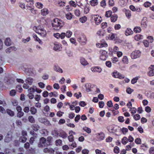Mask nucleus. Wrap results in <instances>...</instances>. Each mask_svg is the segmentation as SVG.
<instances>
[{
	"label": "nucleus",
	"mask_w": 154,
	"mask_h": 154,
	"mask_svg": "<svg viewBox=\"0 0 154 154\" xmlns=\"http://www.w3.org/2000/svg\"><path fill=\"white\" fill-rule=\"evenodd\" d=\"M84 12L85 14L88 13L90 11V5L87 4H86L84 8Z\"/></svg>",
	"instance_id": "20"
},
{
	"label": "nucleus",
	"mask_w": 154,
	"mask_h": 154,
	"mask_svg": "<svg viewBox=\"0 0 154 154\" xmlns=\"http://www.w3.org/2000/svg\"><path fill=\"white\" fill-rule=\"evenodd\" d=\"M62 143V141L60 139H58L55 141V143L57 146H60Z\"/></svg>",
	"instance_id": "52"
},
{
	"label": "nucleus",
	"mask_w": 154,
	"mask_h": 154,
	"mask_svg": "<svg viewBox=\"0 0 154 154\" xmlns=\"http://www.w3.org/2000/svg\"><path fill=\"white\" fill-rule=\"evenodd\" d=\"M46 139L44 137H42L40 139L39 142L38 144V146L39 147L42 148L46 146L45 143Z\"/></svg>",
	"instance_id": "8"
},
{
	"label": "nucleus",
	"mask_w": 154,
	"mask_h": 154,
	"mask_svg": "<svg viewBox=\"0 0 154 154\" xmlns=\"http://www.w3.org/2000/svg\"><path fill=\"white\" fill-rule=\"evenodd\" d=\"M151 3L149 2H146L144 3L143 5L146 8L149 7L151 5Z\"/></svg>",
	"instance_id": "57"
},
{
	"label": "nucleus",
	"mask_w": 154,
	"mask_h": 154,
	"mask_svg": "<svg viewBox=\"0 0 154 154\" xmlns=\"http://www.w3.org/2000/svg\"><path fill=\"white\" fill-rule=\"evenodd\" d=\"M106 66L109 68H110L112 66V63L110 61H107L105 63Z\"/></svg>",
	"instance_id": "60"
},
{
	"label": "nucleus",
	"mask_w": 154,
	"mask_h": 154,
	"mask_svg": "<svg viewBox=\"0 0 154 154\" xmlns=\"http://www.w3.org/2000/svg\"><path fill=\"white\" fill-rule=\"evenodd\" d=\"M122 61L125 63L127 64L128 63V59L126 56H124L122 59Z\"/></svg>",
	"instance_id": "47"
},
{
	"label": "nucleus",
	"mask_w": 154,
	"mask_h": 154,
	"mask_svg": "<svg viewBox=\"0 0 154 154\" xmlns=\"http://www.w3.org/2000/svg\"><path fill=\"white\" fill-rule=\"evenodd\" d=\"M5 43L6 45L9 46L11 45V40L10 38H6L5 41Z\"/></svg>",
	"instance_id": "28"
},
{
	"label": "nucleus",
	"mask_w": 154,
	"mask_h": 154,
	"mask_svg": "<svg viewBox=\"0 0 154 154\" xmlns=\"http://www.w3.org/2000/svg\"><path fill=\"white\" fill-rule=\"evenodd\" d=\"M68 139L70 142H72L74 141V136L72 134H70L68 137Z\"/></svg>",
	"instance_id": "49"
},
{
	"label": "nucleus",
	"mask_w": 154,
	"mask_h": 154,
	"mask_svg": "<svg viewBox=\"0 0 154 154\" xmlns=\"http://www.w3.org/2000/svg\"><path fill=\"white\" fill-rule=\"evenodd\" d=\"M16 93V91L15 90H12L10 92V95L11 96H13L15 95Z\"/></svg>",
	"instance_id": "53"
},
{
	"label": "nucleus",
	"mask_w": 154,
	"mask_h": 154,
	"mask_svg": "<svg viewBox=\"0 0 154 154\" xmlns=\"http://www.w3.org/2000/svg\"><path fill=\"white\" fill-rule=\"evenodd\" d=\"M112 13V12L111 11L109 10L106 11L105 14V16L107 17H109L111 16Z\"/></svg>",
	"instance_id": "37"
},
{
	"label": "nucleus",
	"mask_w": 154,
	"mask_h": 154,
	"mask_svg": "<svg viewBox=\"0 0 154 154\" xmlns=\"http://www.w3.org/2000/svg\"><path fill=\"white\" fill-rule=\"evenodd\" d=\"M72 15L71 13H68L66 14V17L68 20H71L72 18Z\"/></svg>",
	"instance_id": "44"
},
{
	"label": "nucleus",
	"mask_w": 154,
	"mask_h": 154,
	"mask_svg": "<svg viewBox=\"0 0 154 154\" xmlns=\"http://www.w3.org/2000/svg\"><path fill=\"white\" fill-rule=\"evenodd\" d=\"M77 40L81 45H84L86 44L87 39L85 35H82L78 37Z\"/></svg>",
	"instance_id": "3"
},
{
	"label": "nucleus",
	"mask_w": 154,
	"mask_h": 154,
	"mask_svg": "<svg viewBox=\"0 0 154 154\" xmlns=\"http://www.w3.org/2000/svg\"><path fill=\"white\" fill-rule=\"evenodd\" d=\"M87 19V17L85 16H84L81 18L79 19V20L82 23H84L86 21Z\"/></svg>",
	"instance_id": "43"
},
{
	"label": "nucleus",
	"mask_w": 154,
	"mask_h": 154,
	"mask_svg": "<svg viewBox=\"0 0 154 154\" xmlns=\"http://www.w3.org/2000/svg\"><path fill=\"white\" fill-rule=\"evenodd\" d=\"M52 138L51 137H49L46 139L45 143L46 146H50L51 144Z\"/></svg>",
	"instance_id": "22"
},
{
	"label": "nucleus",
	"mask_w": 154,
	"mask_h": 154,
	"mask_svg": "<svg viewBox=\"0 0 154 154\" xmlns=\"http://www.w3.org/2000/svg\"><path fill=\"white\" fill-rule=\"evenodd\" d=\"M119 147L117 146L115 147L114 149V152L115 153L118 154L119 153Z\"/></svg>",
	"instance_id": "59"
},
{
	"label": "nucleus",
	"mask_w": 154,
	"mask_h": 154,
	"mask_svg": "<svg viewBox=\"0 0 154 154\" xmlns=\"http://www.w3.org/2000/svg\"><path fill=\"white\" fill-rule=\"evenodd\" d=\"M17 50V48L15 47H10L6 49L5 50L6 52L7 53H10L12 51H15Z\"/></svg>",
	"instance_id": "19"
},
{
	"label": "nucleus",
	"mask_w": 154,
	"mask_h": 154,
	"mask_svg": "<svg viewBox=\"0 0 154 154\" xmlns=\"http://www.w3.org/2000/svg\"><path fill=\"white\" fill-rule=\"evenodd\" d=\"M112 76L116 78H119L120 79H122L125 78V76L121 74L119 72L117 71H114L112 73Z\"/></svg>",
	"instance_id": "6"
},
{
	"label": "nucleus",
	"mask_w": 154,
	"mask_h": 154,
	"mask_svg": "<svg viewBox=\"0 0 154 154\" xmlns=\"http://www.w3.org/2000/svg\"><path fill=\"white\" fill-rule=\"evenodd\" d=\"M92 17L94 18L95 23L96 25H98L101 23L102 20L101 18L99 16L97 15H92Z\"/></svg>",
	"instance_id": "7"
},
{
	"label": "nucleus",
	"mask_w": 154,
	"mask_h": 154,
	"mask_svg": "<svg viewBox=\"0 0 154 154\" xmlns=\"http://www.w3.org/2000/svg\"><path fill=\"white\" fill-rule=\"evenodd\" d=\"M48 96V92L45 91L42 93V96L44 97H47Z\"/></svg>",
	"instance_id": "62"
},
{
	"label": "nucleus",
	"mask_w": 154,
	"mask_h": 154,
	"mask_svg": "<svg viewBox=\"0 0 154 154\" xmlns=\"http://www.w3.org/2000/svg\"><path fill=\"white\" fill-rule=\"evenodd\" d=\"M116 129H115V128L112 126L109 128V131L111 133H114L116 132Z\"/></svg>",
	"instance_id": "41"
},
{
	"label": "nucleus",
	"mask_w": 154,
	"mask_h": 154,
	"mask_svg": "<svg viewBox=\"0 0 154 154\" xmlns=\"http://www.w3.org/2000/svg\"><path fill=\"white\" fill-rule=\"evenodd\" d=\"M33 81V79L31 78H27L25 80L26 82L30 85H32Z\"/></svg>",
	"instance_id": "33"
},
{
	"label": "nucleus",
	"mask_w": 154,
	"mask_h": 154,
	"mask_svg": "<svg viewBox=\"0 0 154 154\" xmlns=\"http://www.w3.org/2000/svg\"><path fill=\"white\" fill-rule=\"evenodd\" d=\"M149 152L150 154H154V147H151L149 150Z\"/></svg>",
	"instance_id": "64"
},
{
	"label": "nucleus",
	"mask_w": 154,
	"mask_h": 154,
	"mask_svg": "<svg viewBox=\"0 0 154 154\" xmlns=\"http://www.w3.org/2000/svg\"><path fill=\"white\" fill-rule=\"evenodd\" d=\"M53 49L56 51H60L62 49L61 45L59 43H54Z\"/></svg>",
	"instance_id": "13"
},
{
	"label": "nucleus",
	"mask_w": 154,
	"mask_h": 154,
	"mask_svg": "<svg viewBox=\"0 0 154 154\" xmlns=\"http://www.w3.org/2000/svg\"><path fill=\"white\" fill-rule=\"evenodd\" d=\"M107 105L109 107H111L113 106V103L111 100L107 102Z\"/></svg>",
	"instance_id": "61"
},
{
	"label": "nucleus",
	"mask_w": 154,
	"mask_h": 154,
	"mask_svg": "<svg viewBox=\"0 0 154 154\" xmlns=\"http://www.w3.org/2000/svg\"><path fill=\"white\" fill-rule=\"evenodd\" d=\"M96 45L97 47L101 48L103 47H106L108 46L106 42L101 43L97 44Z\"/></svg>",
	"instance_id": "25"
},
{
	"label": "nucleus",
	"mask_w": 154,
	"mask_h": 154,
	"mask_svg": "<svg viewBox=\"0 0 154 154\" xmlns=\"http://www.w3.org/2000/svg\"><path fill=\"white\" fill-rule=\"evenodd\" d=\"M54 70L56 72H59L60 73H62L63 70L61 69L59 66L57 64H55L54 65Z\"/></svg>",
	"instance_id": "11"
},
{
	"label": "nucleus",
	"mask_w": 154,
	"mask_h": 154,
	"mask_svg": "<svg viewBox=\"0 0 154 154\" xmlns=\"http://www.w3.org/2000/svg\"><path fill=\"white\" fill-rule=\"evenodd\" d=\"M140 78L139 76H137L133 78L131 81V83L133 84H134L137 82V81Z\"/></svg>",
	"instance_id": "36"
},
{
	"label": "nucleus",
	"mask_w": 154,
	"mask_h": 154,
	"mask_svg": "<svg viewBox=\"0 0 154 154\" xmlns=\"http://www.w3.org/2000/svg\"><path fill=\"white\" fill-rule=\"evenodd\" d=\"M98 138L100 140H101L104 139L105 138L104 134L102 132L98 133Z\"/></svg>",
	"instance_id": "23"
},
{
	"label": "nucleus",
	"mask_w": 154,
	"mask_h": 154,
	"mask_svg": "<svg viewBox=\"0 0 154 154\" xmlns=\"http://www.w3.org/2000/svg\"><path fill=\"white\" fill-rule=\"evenodd\" d=\"M12 132L11 131H9L5 138V141L6 143H9L12 140Z\"/></svg>",
	"instance_id": "9"
},
{
	"label": "nucleus",
	"mask_w": 154,
	"mask_h": 154,
	"mask_svg": "<svg viewBox=\"0 0 154 154\" xmlns=\"http://www.w3.org/2000/svg\"><path fill=\"white\" fill-rule=\"evenodd\" d=\"M105 33V31L104 30L100 29L97 31V34L100 36H103L104 35Z\"/></svg>",
	"instance_id": "18"
},
{
	"label": "nucleus",
	"mask_w": 154,
	"mask_h": 154,
	"mask_svg": "<svg viewBox=\"0 0 154 154\" xmlns=\"http://www.w3.org/2000/svg\"><path fill=\"white\" fill-rule=\"evenodd\" d=\"M7 113L11 116H13L14 115V112L12 111L11 109H7L6 110Z\"/></svg>",
	"instance_id": "29"
},
{
	"label": "nucleus",
	"mask_w": 154,
	"mask_h": 154,
	"mask_svg": "<svg viewBox=\"0 0 154 154\" xmlns=\"http://www.w3.org/2000/svg\"><path fill=\"white\" fill-rule=\"evenodd\" d=\"M121 131L123 134H125L128 132V128H123L121 129Z\"/></svg>",
	"instance_id": "58"
},
{
	"label": "nucleus",
	"mask_w": 154,
	"mask_h": 154,
	"mask_svg": "<svg viewBox=\"0 0 154 154\" xmlns=\"http://www.w3.org/2000/svg\"><path fill=\"white\" fill-rule=\"evenodd\" d=\"M149 71L148 75L149 76H152L154 75V65H151L149 68Z\"/></svg>",
	"instance_id": "12"
},
{
	"label": "nucleus",
	"mask_w": 154,
	"mask_h": 154,
	"mask_svg": "<svg viewBox=\"0 0 154 154\" xmlns=\"http://www.w3.org/2000/svg\"><path fill=\"white\" fill-rule=\"evenodd\" d=\"M128 142V139L126 137H124L122 140V143L124 145L126 144Z\"/></svg>",
	"instance_id": "39"
},
{
	"label": "nucleus",
	"mask_w": 154,
	"mask_h": 154,
	"mask_svg": "<svg viewBox=\"0 0 154 154\" xmlns=\"http://www.w3.org/2000/svg\"><path fill=\"white\" fill-rule=\"evenodd\" d=\"M100 59L102 60H105L108 57L107 52L105 50H101L100 51Z\"/></svg>",
	"instance_id": "5"
},
{
	"label": "nucleus",
	"mask_w": 154,
	"mask_h": 154,
	"mask_svg": "<svg viewBox=\"0 0 154 154\" xmlns=\"http://www.w3.org/2000/svg\"><path fill=\"white\" fill-rule=\"evenodd\" d=\"M35 5L36 7L39 9L42 8L43 6V4L39 2H37Z\"/></svg>",
	"instance_id": "46"
},
{
	"label": "nucleus",
	"mask_w": 154,
	"mask_h": 154,
	"mask_svg": "<svg viewBox=\"0 0 154 154\" xmlns=\"http://www.w3.org/2000/svg\"><path fill=\"white\" fill-rule=\"evenodd\" d=\"M59 136L63 139H65L67 137L68 135L65 131H62L60 132Z\"/></svg>",
	"instance_id": "15"
},
{
	"label": "nucleus",
	"mask_w": 154,
	"mask_h": 154,
	"mask_svg": "<svg viewBox=\"0 0 154 154\" xmlns=\"http://www.w3.org/2000/svg\"><path fill=\"white\" fill-rule=\"evenodd\" d=\"M126 91L127 93L130 94L134 91V90L131 88H128L127 89Z\"/></svg>",
	"instance_id": "56"
},
{
	"label": "nucleus",
	"mask_w": 154,
	"mask_h": 154,
	"mask_svg": "<svg viewBox=\"0 0 154 154\" xmlns=\"http://www.w3.org/2000/svg\"><path fill=\"white\" fill-rule=\"evenodd\" d=\"M133 30L136 33H140L141 31V29L139 26H136L134 28Z\"/></svg>",
	"instance_id": "31"
},
{
	"label": "nucleus",
	"mask_w": 154,
	"mask_h": 154,
	"mask_svg": "<svg viewBox=\"0 0 154 154\" xmlns=\"http://www.w3.org/2000/svg\"><path fill=\"white\" fill-rule=\"evenodd\" d=\"M28 119L29 121L31 123H34L35 122L34 119L32 116H29L28 117Z\"/></svg>",
	"instance_id": "45"
},
{
	"label": "nucleus",
	"mask_w": 154,
	"mask_h": 154,
	"mask_svg": "<svg viewBox=\"0 0 154 154\" xmlns=\"http://www.w3.org/2000/svg\"><path fill=\"white\" fill-rule=\"evenodd\" d=\"M30 112L32 114H35L37 112V109L34 107H31Z\"/></svg>",
	"instance_id": "32"
},
{
	"label": "nucleus",
	"mask_w": 154,
	"mask_h": 154,
	"mask_svg": "<svg viewBox=\"0 0 154 154\" xmlns=\"http://www.w3.org/2000/svg\"><path fill=\"white\" fill-rule=\"evenodd\" d=\"M136 109L135 107H133L132 108H131L130 109V111H131V113L132 114V115H133L136 113Z\"/></svg>",
	"instance_id": "50"
},
{
	"label": "nucleus",
	"mask_w": 154,
	"mask_h": 154,
	"mask_svg": "<svg viewBox=\"0 0 154 154\" xmlns=\"http://www.w3.org/2000/svg\"><path fill=\"white\" fill-rule=\"evenodd\" d=\"M83 129L85 131H86L88 134H90L91 132V129L90 128L87 127H84Z\"/></svg>",
	"instance_id": "42"
},
{
	"label": "nucleus",
	"mask_w": 154,
	"mask_h": 154,
	"mask_svg": "<svg viewBox=\"0 0 154 154\" xmlns=\"http://www.w3.org/2000/svg\"><path fill=\"white\" fill-rule=\"evenodd\" d=\"M32 127L34 131H36L38 130L39 127L38 125L36 124H34L32 125Z\"/></svg>",
	"instance_id": "30"
},
{
	"label": "nucleus",
	"mask_w": 154,
	"mask_h": 154,
	"mask_svg": "<svg viewBox=\"0 0 154 154\" xmlns=\"http://www.w3.org/2000/svg\"><path fill=\"white\" fill-rule=\"evenodd\" d=\"M90 3L91 5L93 6L96 5L98 3L97 0H92L90 2Z\"/></svg>",
	"instance_id": "34"
},
{
	"label": "nucleus",
	"mask_w": 154,
	"mask_h": 154,
	"mask_svg": "<svg viewBox=\"0 0 154 154\" xmlns=\"http://www.w3.org/2000/svg\"><path fill=\"white\" fill-rule=\"evenodd\" d=\"M89 152V151L87 149H84L82 150V154H88Z\"/></svg>",
	"instance_id": "63"
},
{
	"label": "nucleus",
	"mask_w": 154,
	"mask_h": 154,
	"mask_svg": "<svg viewBox=\"0 0 154 154\" xmlns=\"http://www.w3.org/2000/svg\"><path fill=\"white\" fill-rule=\"evenodd\" d=\"M131 11L129 10H126L125 12V15L126 17L128 18H129L131 16Z\"/></svg>",
	"instance_id": "35"
},
{
	"label": "nucleus",
	"mask_w": 154,
	"mask_h": 154,
	"mask_svg": "<svg viewBox=\"0 0 154 154\" xmlns=\"http://www.w3.org/2000/svg\"><path fill=\"white\" fill-rule=\"evenodd\" d=\"M91 71L94 72L100 73L101 72L102 69L99 66H93L91 68Z\"/></svg>",
	"instance_id": "10"
},
{
	"label": "nucleus",
	"mask_w": 154,
	"mask_h": 154,
	"mask_svg": "<svg viewBox=\"0 0 154 154\" xmlns=\"http://www.w3.org/2000/svg\"><path fill=\"white\" fill-rule=\"evenodd\" d=\"M20 140L21 142L24 143L26 141L27 138L25 137L22 136L20 137Z\"/></svg>",
	"instance_id": "51"
},
{
	"label": "nucleus",
	"mask_w": 154,
	"mask_h": 154,
	"mask_svg": "<svg viewBox=\"0 0 154 154\" xmlns=\"http://www.w3.org/2000/svg\"><path fill=\"white\" fill-rule=\"evenodd\" d=\"M133 33V31L130 28H128L125 31V34L126 36H128L132 34Z\"/></svg>",
	"instance_id": "16"
},
{
	"label": "nucleus",
	"mask_w": 154,
	"mask_h": 154,
	"mask_svg": "<svg viewBox=\"0 0 154 154\" xmlns=\"http://www.w3.org/2000/svg\"><path fill=\"white\" fill-rule=\"evenodd\" d=\"M90 84H87L85 85V87H86V90L87 92H89L91 91V89L89 87L91 86Z\"/></svg>",
	"instance_id": "48"
},
{
	"label": "nucleus",
	"mask_w": 154,
	"mask_h": 154,
	"mask_svg": "<svg viewBox=\"0 0 154 154\" xmlns=\"http://www.w3.org/2000/svg\"><path fill=\"white\" fill-rule=\"evenodd\" d=\"M141 25L142 27L146 28L147 26V18L144 17L143 18L141 21Z\"/></svg>",
	"instance_id": "14"
},
{
	"label": "nucleus",
	"mask_w": 154,
	"mask_h": 154,
	"mask_svg": "<svg viewBox=\"0 0 154 154\" xmlns=\"http://www.w3.org/2000/svg\"><path fill=\"white\" fill-rule=\"evenodd\" d=\"M41 14L44 16L47 15L49 13L48 10L47 8H44L41 11Z\"/></svg>",
	"instance_id": "24"
},
{
	"label": "nucleus",
	"mask_w": 154,
	"mask_h": 154,
	"mask_svg": "<svg viewBox=\"0 0 154 154\" xmlns=\"http://www.w3.org/2000/svg\"><path fill=\"white\" fill-rule=\"evenodd\" d=\"M33 30L35 32L40 35L42 36H45L47 35V32L45 29L41 26H35L33 28Z\"/></svg>",
	"instance_id": "2"
},
{
	"label": "nucleus",
	"mask_w": 154,
	"mask_h": 154,
	"mask_svg": "<svg viewBox=\"0 0 154 154\" xmlns=\"http://www.w3.org/2000/svg\"><path fill=\"white\" fill-rule=\"evenodd\" d=\"M140 118V115L138 114H136L134 116V118L136 121L139 120Z\"/></svg>",
	"instance_id": "54"
},
{
	"label": "nucleus",
	"mask_w": 154,
	"mask_h": 154,
	"mask_svg": "<svg viewBox=\"0 0 154 154\" xmlns=\"http://www.w3.org/2000/svg\"><path fill=\"white\" fill-rule=\"evenodd\" d=\"M134 39L137 41L143 39V36L139 34H137L134 37Z\"/></svg>",
	"instance_id": "27"
},
{
	"label": "nucleus",
	"mask_w": 154,
	"mask_h": 154,
	"mask_svg": "<svg viewBox=\"0 0 154 154\" xmlns=\"http://www.w3.org/2000/svg\"><path fill=\"white\" fill-rule=\"evenodd\" d=\"M72 34V32L70 30L67 31L65 33V35L67 38H70Z\"/></svg>",
	"instance_id": "40"
},
{
	"label": "nucleus",
	"mask_w": 154,
	"mask_h": 154,
	"mask_svg": "<svg viewBox=\"0 0 154 154\" xmlns=\"http://www.w3.org/2000/svg\"><path fill=\"white\" fill-rule=\"evenodd\" d=\"M75 14L76 16L79 17L80 14V11L79 9H76L75 11Z\"/></svg>",
	"instance_id": "55"
},
{
	"label": "nucleus",
	"mask_w": 154,
	"mask_h": 154,
	"mask_svg": "<svg viewBox=\"0 0 154 154\" xmlns=\"http://www.w3.org/2000/svg\"><path fill=\"white\" fill-rule=\"evenodd\" d=\"M141 55V52L139 50H135L131 54V57L132 59H135L139 57Z\"/></svg>",
	"instance_id": "4"
},
{
	"label": "nucleus",
	"mask_w": 154,
	"mask_h": 154,
	"mask_svg": "<svg viewBox=\"0 0 154 154\" xmlns=\"http://www.w3.org/2000/svg\"><path fill=\"white\" fill-rule=\"evenodd\" d=\"M59 134L58 132V131L56 129H54L52 132V134L54 137H57V136L59 135Z\"/></svg>",
	"instance_id": "38"
},
{
	"label": "nucleus",
	"mask_w": 154,
	"mask_h": 154,
	"mask_svg": "<svg viewBox=\"0 0 154 154\" xmlns=\"http://www.w3.org/2000/svg\"><path fill=\"white\" fill-rule=\"evenodd\" d=\"M80 63L84 66L88 64L87 61L83 57H81L80 58Z\"/></svg>",
	"instance_id": "26"
},
{
	"label": "nucleus",
	"mask_w": 154,
	"mask_h": 154,
	"mask_svg": "<svg viewBox=\"0 0 154 154\" xmlns=\"http://www.w3.org/2000/svg\"><path fill=\"white\" fill-rule=\"evenodd\" d=\"M118 16L117 15L115 14H113L111 15V21L112 22H116Z\"/></svg>",
	"instance_id": "21"
},
{
	"label": "nucleus",
	"mask_w": 154,
	"mask_h": 154,
	"mask_svg": "<svg viewBox=\"0 0 154 154\" xmlns=\"http://www.w3.org/2000/svg\"><path fill=\"white\" fill-rule=\"evenodd\" d=\"M64 25L63 21L60 19L56 18L52 22V25L54 30H57L60 29Z\"/></svg>",
	"instance_id": "1"
},
{
	"label": "nucleus",
	"mask_w": 154,
	"mask_h": 154,
	"mask_svg": "<svg viewBox=\"0 0 154 154\" xmlns=\"http://www.w3.org/2000/svg\"><path fill=\"white\" fill-rule=\"evenodd\" d=\"M87 2L86 0H81L79 2L78 5L79 7L82 9H84V8L86 4L84 3V2Z\"/></svg>",
	"instance_id": "17"
}]
</instances>
